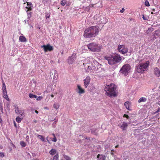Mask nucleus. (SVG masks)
Segmentation results:
<instances>
[{
  "label": "nucleus",
  "instance_id": "10",
  "mask_svg": "<svg viewBox=\"0 0 160 160\" xmlns=\"http://www.w3.org/2000/svg\"><path fill=\"white\" fill-rule=\"evenodd\" d=\"M41 48H43L44 52H46L48 51H51L53 49V47L48 44L47 45H43L41 46Z\"/></svg>",
  "mask_w": 160,
  "mask_h": 160
},
{
  "label": "nucleus",
  "instance_id": "3",
  "mask_svg": "<svg viewBox=\"0 0 160 160\" xmlns=\"http://www.w3.org/2000/svg\"><path fill=\"white\" fill-rule=\"evenodd\" d=\"M104 58L108 61V64L112 65L118 63L122 60L120 55L118 54L110 56L107 55Z\"/></svg>",
  "mask_w": 160,
  "mask_h": 160
},
{
  "label": "nucleus",
  "instance_id": "8",
  "mask_svg": "<svg viewBox=\"0 0 160 160\" xmlns=\"http://www.w3.org/2000/svg\"><path fill=\"white\" fill-rule=\"evenodd\" d=\"M118 51L122 54H125L127 52L128 49L125 46L123 45H119L118 46Z\"/></svg>",
  "mask_w": 160,
  "mask_h": 160
},
{
  "label": "nucleus",
  "instance_id": "12",
  "mask_svg": "<svg viewBox=\"0 0 160 160\" xmlns=\"http://www.w3.org/2000/svg\"><path fill=\"white\" fill-rule=\"evenodd\" d=\"M15 112L18 114L20 115L21 116H23L24 114V111L23 110H19L18 107H15Z\"/></svg>",
  "mask_w": 160,
  "mask_h": 160
},
{
  "label": "nucleus",
  "instance_id": "30",
  "mask_svg": "<svg viewBox=\"0 0 160 160\" xmlns=\"http://www.w3.org/2000/svg\"><path fill=\"white\" fill-rule=\"evenodd\" d=\"M64 157L66 160H71V158L68 156L64 155Z\"/></svg>",
  "mask_w": 160,
  "mask_h": 160
},
{
  "label": "nucleus",
  "instance_id": "9",
  "mask_svg": "<svg viewBox=\"0 0 160 160\" xmlns=\"http://www.w3.org/2000/svg\"><path fill=\"white\" fill-rule=\"evenodd\" d=\"M2 90H3V97L6 100L8 101L9 99L8 97L7 93L6 92V86L3 81L2 80Z\"/></svg>",
  "mask_w": 160,
  "mask_h": 160
},
{
  "label": "nucleus",
  "instance_id": "31",
  "mask_svg": "<svg viewBox=\"0 0 160 160\" xmlns=\"http://www.w3.org/2000/svg\"><path fill=\"white\" fill-rule=\"evenodd\" d=\"M50 16V13H46L45 17L47 18H49Z\"/></svg>",
  "mask_w": 160,
  "mask_h": 160
},
{
  "label": "nucleus",
  "instance_id": "32",
  "mask_svg": "<svg viewBox=\"0 0 160 160\" xmlns=\"http://www.w3.org/2000/svg\"><path fill=\"white\" fill-rule=\"evenodd\" d=\"M145 4L146 6H149L150 5L148 1L147 0H146L145 2Z\"/></svg>",
  "mask_w": 160,
  "mask_h": 160
},
{
  "label": "nucleus",
  "instance_id": "48",
  "mask_svg": "<svg viewBox=\"0 0 160 160\" xmlns=\"http://www.w3.org/2000/svg\"><path fill=\"white\" fill-rule=\"evenodd\" d=\"M47 141H48V142H49V140L48 139V138H47Z\"/></svg>",
  "mask_w": 160,
  "mask_h": 160
},
{
  "label": "nucleus",
  "instance_id": "23",
  "mask_svg": "<svg viewBox=\"0 0 160 160\" xmlns=\"http://www.w3.org/2000/svg\"><path fill=\"white\" fill-rule=\"evenodd\" d=\"M29 97L31 98H37V96L36 95H34L32 93H29Z\"/></svg>",
  "mask_w": 160,
  "mask_h": 160
},
{
  "label": "nucleus",
  "instance_id": "13",
  "mask_svg": "<svg viewBox=\"0 0 160 160\" xmlns=\"http://www.w3.org/2000/svg\"><path fill=\"white\" fill-rule=\"evenodd\" d=\"M128 126V123L124 122H123L121 125L120 126V128H121L123 131H124L126 130Z\"/></svg>",
  "mask_w": 160,
  "mask_h": 160
},
{
  "label": "nucleus",
  "instance_id": "17",
  "mask_svg": "<svg viewBox=\"0 0 160 160\" xmlns=\"http://www.w3.org/2000/svg\"><path fill=\"white\" fill-rule=\"evenodd\" d=\"M74 61V58L72 57H69L68 59V62L69 64H72Z\"/></svg>",
  "mask_w": 160,
  "mask_h": 160
},
{
  "label": "nucleus",
  "instance_id": "33",
  "mask_svg": "<svg viewBox=\"0 0 160 160\" xmlns=\"http://www.w3.org/2000/svg\"><path fill=\"white\" fill-rule=\"evenodd\" d=\"M153 30L154 29L152 27H150L148 28V31H149L152 32Z\"/></svg>",
  "mask_w": 160,
  "mask_h": 160
},
{
  "label": "nucleus",
  "instance_id": "27",
  "mask_svg": "<svg viewBox=\"0 0 160 160\" xmlns=\"http://www.w3.org/2000/svg\"><path fill=\"white\" fill-rule=\"evenodd\" d=\"M61 5L63 6H64L66 4V0H62L61 1Z\"/></svg>",
  "mask_w": 160,
  "mask_h": 160
},
{
  "label": "nucleus",
  "instance_id": "45",
  "mask_svg": "<svg viewBox=\"0 0 160 160\" xmlns=\"http://www.w3.org/2000/svg\"><path fill=\"white\" fill-rule=\"evenodd\" d=\"M54 95H53V94H52V95H51V97H52V98H53V97H54Z\"/></svg>",
  "mask_w": 160,
  "mask_h": 160
},
{
  "label": "nucleus",
  "instance_id": "36",
  "mask_svg": "<svg viewBox=\"0 0 160 160\" xmlns=\"http://www.w3.org/2000/svg\"><path fill=\"white\" fill-rule=\"evenodd\" d=\"M124 117H126V118H129V116H128V115H127V114H124V115H123V116Z\"/></svg>",
  "mask_w": 160,
  "mask_h": 160
},
{
  "label": "nucleus",
  "instance_id": "35",
  "mask_svg": "<svg viewBox=\"0 0 160 160\" xmlns=\"http://www.w3.org/2000/svg\"><path fill=\"white\" fill-rule=\"evenodd\" d=\"M26 8H27L28 9L27 10V11H28V10H32V8L30 7H26Z\"/></svg>",
  "mask_w": 160,
  "mask_h": 160
},
{
  "label": "nucleus",
  "instance_id": "50",
  "mask_svg": "<svg viewBox=\"0 0 160 160\" xmlns=\"http://www.w3.org/2000/svg\"><path fill=\"white\" fill-rule=\"evenodd\" d=\"M151 14H153V12H151Z\"/></svg>",
  "mask_w": 160,
  "mask_h": 160
},
{
  "label": "nucleus",
  "instance_id": "26",
  "mask_svg": "<svg viewBox=\"0 0 160 160\" xmlns=\"http://www.w3.org/2000/svg\"><path fill=\"white\" fill-rule=\"evenodd\" d=\"M52 135L53 137V138L52 139V141L53 142H56L57 141V138L55 137V134L54 133H53L52 134Z\"/></svg>",
  "mask_w": 160,
  "mask_h": 160
},
{
  "label": "nucleus",
  "instance_id": "47",
  "mask_svg": "<svg viewBox=\"0 0 160 160\" xmlns=\"http://www.w3.org/2000/svg\"><path fill=\"white\" fill-rule=\"evenodd\" d=\"M118 147V145H117L115 146V148H117Z\"/></svg>",
  "mask_w": 160,
  "mask_h": 160
},
{
  "label": "nucleus",
  "instance_id": "34",
  "mask_svg": "<svg viewBox=\"0 0 160 160\" xmlns=\"http://www.w3.org/2000/svg\"><path fill=\"white\" fill-rule=\"evenodd\" d=\"M4 155L3 152H0V157L3 158L4 157Z\"/></svg>",
  "mask_w": 160,
  "mask_h": 160
},
{
  "label": "nucleus",
  "instance_id": "39",
  "mask_svg": "<svg viewBox=\"0 0 160 160\" xmlns=\"http://www.w3.org/2000/svg\"><path fill=\"white\" fill-rule=\"evenodd\" d=\"M124 11H125V9L123 8L122 9L120 10V12H121L122 13Z\"/></svg>",
  "mask_w": 160,
  "mask_h": 160
},
{
  "label": "nucleus",
  "instance_id": "1",
  "mask_svg": "<svg viewBox=\"0 0 160 160\" xmlns=\"http://www.w3.org/2000/svg\"><path fill=\"white\" fill-rule=\"evenodd\" d=\"M99 28L97 26H92L88 27L84 31L83 36L86 38L95 37L98 34Z\"/></svg>",
  "mask_w": 160,
  "mask_h": 160
},
{
  "label": "nucleus",
  "instance_id": "51",
  "mask_svg": "<svg viewBox=\"0 0 160 160\" xmlns=\"http://www.w3.org/2000/svg\"><path fill=\"white\" fill-rule=\"evenodd\" d=\"M30 16H31V14H30Z\"/></svg>",
  "mask_w": 160,
  "mask_h": 160
},
{
  "label": "nucleus",
  "instance_id": "11",
  "mask_svg": "<svg viewBox=\"0 0 160 160\" xmlns=\"http://www.w3.org/2000/svg\"><path fill=\"white\" fill-rule=\"evenodd\" d=\"M90 77L88 76H87L83 81L84 83V86L85 88H87V87L88 86L90 83Z\"/></svg>",
  "mask_w": 160,
  "mask_h": 160
},
{
  "label": "nucleus",
  "instance_id": "18",
  "mask_svg": "<svg viewBox=\"0 0 160 160\" xmlns=\"http://www.w3.org/2000/svg\"><path fill=\"white\" fill-rule=\"evenodd\" d=\"M19 40L21 42H26L27 40L25 37L22 34L19 37Z\"/></svg>",
  "mask_w": 160,
  "mask_h": 160
},
{
  "label": "nucleus",
  "instance_id": "24",
  "mask_svg": "<svg viewBox=\"0 0 160 160\" xmlns=\"http://www.w3.org/2000/svg\"><path fill=\"white\" fill-rule=\"evenodd\" d=\"M37 137L41 141H44V139L43 137L41 135H38Z\"/></svg>",
  "mask_w": 160,
  "mask_h": 160
},
{
  "label": "nucleus",
  "instance_id": "15",
  "mask_svg": "<svg viewBox=\"0 0 160 160\" xmlns=\"http://www.w3.org/2000/svg\"><path fill=\"white\" fill-rule=\"evenodd\" d=\"M154 74L158 77H159L160 74V71L158 68L156 67L154 70Z\"/></svg>",
  "mask_w": 160,
  "mask_h": 160
},
{
  "label": "nucleus",
  "instance_id": "7",
  "mask_svg": "<svg viewBox=\"0 0 160 160\" xmlns=\"http://www.w3.org/2000/svg\"><path fill=\"white\" fill-rule=\"evenodd\" d=\"M83 65L85 70L87 73L93 72L95 68L94 66H91V64L90 63H84Z\"/></svg>",
  "mask_w": 160,
  "mask_h": 160
},
{
  "label": "nucleus",
  "instance_id": "43",
  "mask_svg": "<svg viewBox=\"0 0 160 160\" xmlns=\"http://www.w3.org/2000/svg\"><path fill=\"white\" fill-rule=\"evenodd\" d=\"M142 18H143V19L144 20H146V18H145V17H144V15H143V16Z\"/></svg>",
  "mask_w": 160,
  "mask_h": 160
},
{
  "label": "nucleus",
  "instance_id": "42",
  "mask_svg": "<svg viewBox=\"0 0 160 160\" xmlns=\"http://www.w3.org/2000/svg\"><path fill=\"white\" fill-rule=\"evenodd\" d=\"M1 111L2 113H3V109L2 107L1 108Z\"/></svg>",
  "mask_w": 160,
  "mask_h": 160
},
{
  "label": "nucleus",
  "instance_id": "38",
  "mask_svg": "<svg viewBox=\"0 0 160 160\" xmlns=\"http://www.w3.org/2000/svg\"><path fill=\"white\" fill-rule=\"evenodd\" d=\"M41 98H42L41 96L38 97V98H37V100H40Z\"/></svg>",
  "mask_w": 160,
  "mask_h": 160
},
{
  "label": "nucleus",
  "instance_id": "19",
  "mask_svg": "<svg viewBox=\"0 0 160 160\" xmlns=\"http://www.w3.org/2000/svg\"><path fill=\"white\" fill-rule=\"evenodd\" d=\"M130 104L129 102H125L124 103V105L125 106V107L127 109H128V110H130L129 107Z\"/></svg>",
  "mask_w": 160,
  "mask_h": 160
},
{
  "label": "nucleus",
  "instance_id": "22",
  "mask_svg": "<svg viewBox=\"0 0 160 160\" xmlns=\"http://www.w3.org/2000/svg\"><path fill=\"white\" fill-rule=\"evenodd\" d=\"M147 99L145 98H141L138 100V102L140 103L142 102H144L146 101Z\"/></svg>",
  "mask_w": 160,
  "mask_h": 160
},
{
  "label": "nucleus",
  "instance_id": "14",
  "mask_svg": "<svg viewBox=\"0 0 160 160\" xmlns=\"http://www.w3.org/2000/svg\"><path fill=\"white\" fill-rule=\"evenodd\" d=\"M77 87L78 90V92L79 94L84 93L85 92V90L82 89L80 85H78Z\"/></svg>",
  "mask_w": 160,
  "mask_h": 160
},
{
  "label": "nucleus",
  "instance_id": "4",
  "mask_svg": "<svg viewBox=\"0 0 160 160\" xmlns=\"http://www.w3.org/2000/svg\"><path fill=\"white\" fill-rule=\"evenodd\" d=\"M150 62L147 61L145 63H139L136 67V71L139 73H143L147 71L148 69Z\"/></svg>",
  "mask_w": 160,
  "mask_h": 160
},
{
  "label": "nucleus",
  "instance_id": "21",
  "mask_svg": "<svg viewBox=\"0 0 160 160\" xmlns=\"http://www.w3.org/2000/svg\"><path fill=\"white\" fill-rule=\"evenodd\" d=\"M23 118V117L20 118L19 117H17L16 118V121L17 122L19 123L21 122Z\"/></svg>",
  "mask_w": 160,
  "mask_h": 160
},
{
  "label": "nucleus",
  "instance_id": "29",
  "mask_svg": "<svg viewBox=\"0 0 160 160\" xmlns=\"http://www.w3.org/2000/svg\"><path fill=\"white\" fill-rule=\"evenodd\" d=\"M53 107L56 109H58L59 108V105L54 103L53 105Z\"/></svg>",
  "mask_w": 160,
  "mask_h": 160
},
{
  "label": "nucleus",
  "instance_id": "41",
  "mask_svg": "<svg viewBox=\"0 0 160 160\" xmlns=\"http://www.w3.org/2000/svg\"><path fill=\"white\" fill-rule=\"evenodd\" d=\"M32 4L31 2H27V5L28 6L29 5H31Z\"/></svg>",
  "mask_w": 160,
  "mask_h": 160
},
{
  "label": "nucleus",
  "instance_id": "40",
  "mask_svg": "<svg viewBox=\"0 0 160 160\" xmlns=\"http://www.w3.org/2000/svg\"><path fill=\"white\" fill-rule=\"evenodd\" d=\"M14 125L15 126V127L16 128H17V126L16 125V123L14 121Z\"/></svg>",
  "mask_w": 160,
  "mask_h": 160
},
{
  "label": "nucleus",
  "instance_id": "6",
  "mask_svg": "<svg viewBox=\"0 0 160 160\" xmlns=\"http://www.w3.org/2000/svg\"><path fill=\"white\" fill-rule=\"evenodd\" d=\"M131 66L129 64L123 65L120 70V72L124 76L127 75L130 72Z\"/></svg>",
  "mask_w": 160,
  "mask_h": 160
},
{
  "label": "nucleus",
  "instance_id": "37",
  "mask_svg": "<svg viewBox=\"0 0 160 160\" xmlns=\"http://www.w3.org/2000/svg\"><path fill=\"white\" fill-rule=\"evenodd\" d=\"M160 112V108L159 107L158 108L157 110L155 112L156 113H158L159 112Z\"/></svg>",
  "mask_w": 160,
  "mask_h": 160
},
{
  "label": "nucleus",
  "instance_id": "25",
  "mask_svg": "<svg viewBox=\"0 0 160 160\" xmlns=\"http://www.w3.org/2000/svg\"><path fill=\"white\" fill-rule=\"evenodd\" d=\"M20 144L22 147H25L26 146V143L24 141H21L20 142Z\"/></svg>",
  "mask_w": 160,
  "mask_h": 160
},
{
  "label": "nucleus",
  "instance_id": "44",
  "mask_svg": "<svg viewBox=\"0 0 160 160\" xmlns=\"http://www.w3.org/2000/svg\"><path fill=\"white\" fill-rule=\"evenodd\" d=\"M35 112L36 113H37V114H38V111H37V110H35Z\"/></svg>",
  "mask_w": 160,
  "mask_h": 160
},
{
  "label": "nucleus",
  "instance_id": "5",
  "mask_svg": "<svg viewBox=\"0 0 160 160\" xmlns=\"http://www.w3.org/2000/svg\"><path fill=\"white\" fill-rule=\"evenodd\" d=\"M87 46L88 49L93 52H99L102 48L101 46L94 42L89 44Z\"/></svg>",
  "mask_w": 160,
  "mask_h": 160
},
{
  "label": "nucleus",
  "instance_id": "28",
  "mask_svg": "<svg viewBox=\"0 0 160 160\" xmlns=\"http://www.w3.org/2000/svg\"><path fill=\"white\" fill-rule=\"evenodd\" d=\"M58 157H59L58 155L57 154H56V155H55L54 156V157L53 158V160H58Z\"/></svg>",
  "mask_w": 160,
  "mask_h": 160
},
{
  "label": "nucleus",
  "instance_id": "16",
  "mask_svg": "<svg viewBox=\"0 0 160 160\" xmlns=\"http://www.w3.org/2000/svg\"><path fill=\"white\" fill-rule=\"evenodd\" d=\"M97 158H98V160H105L106 159V157L102 154H98Z\"/></svg>",
  "mask_w": 160,
  "mask_h": 160
},
{
  "label": "nucleus",
  "instance_id": "20",
  "mask_svg": "<svg viewBox=\"0 0 160 160\" xmlns=\"http://www.w3.org/2000/svg\"><path fill=\"white\" fill-rule=\"evenodd\" d=\"M56 152V150L55 149H52L49 152V153L52 155L55 154Z\"/></svg>",
  "mask_w": 160,
  "mask_h": 160
},
{
  "label": "nucleus",
  "instance_id": "2",
  "mask_svg": "<svg viewBox=\"0 0 160 160\" xmlns=\"http://www.w3.org/2000/svg\"><path fill=\"white\" fill-rule=\"evenodd\" d=\"M117 88V87L112 83L108 85H107L104 88L105 95L110 98L117 96L118 92L116 90Z\"/></svg>",
  "mask_w": 160,
  "mask_h": 160
},
{
  "label": "nucleus",
  "instance_id": "49",
  "mask_svg": "<svg viewBox=\"0 0 160 160\" xmlns=\"http://www.w3.org/2000/svg\"><path fill=\"white\" fill-rule=\"evenodd\" d=\"M111 154L112 155H113V152H111Z\"/></svg>",
  "mask_w": 160,
  "mask_h": 160
},
{
  "label": "nucleus",
  "instance_id": "46",
  "mask_svg": "<svg viewBox=\"0 0 160 160\" xmlns=\"http://www.w3.org/2000/svg\"><path fill=\"white\" fill-rule=\"evenodd\" d=\"M37 122V121H36V120H34V121H33L34 122H35V123L36 122Z\"/></svg>",
  "mask_w": 160,
  "mask_h": 160
}]
</instances>
